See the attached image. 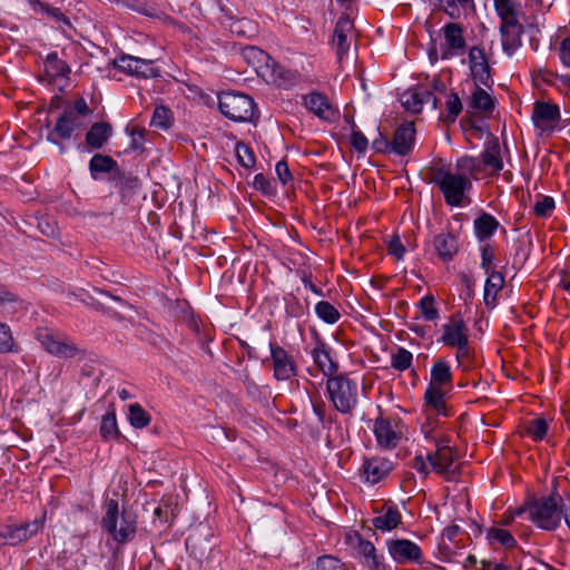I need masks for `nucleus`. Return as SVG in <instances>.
<instances>
[{"label":"nucleus","instance_id":"nucleus-16","mask_svg":"<svg viewBox=\"0 0 570 570\" xmlns=\"http://www.w3.org/2000/svg\"><path fill=\"white\" fill-rule=\"evenodd\" d=\"M469 62L475 83H480L490 88L492 85L490 66L483 49L479 47H472L469 52Z\"/></svg>","mask_w":570,"mask_h":570},{"label":"nucleus","instance_id":"nucleus-2","mask_svg":"<svg viewBox=\"0 0 570 570\" xmlns=\"http://www.w3.org/2000/svg\"><path fill=\"white\" fill-rule=\"evenodd\" d=\"M562 498L557 494L541 498L529 503L524 509H519L515 515L522 513L528 514V519L531 520L538 528L552 531L557 529L562 518Z\"/></svg>","mask_w":570,"mask_h":570},{"label":"nucleus","instance_id":"nucleus-39","mask_svg":"<svg viewBox=\"0 0 570 570\" xmlns=\"http://www.w3.org/2000/svg\"><path fill=\"white\" fill-rule=\"evenodd\" d=\"M117 167V163L109 156L96 154L89 163L91 176L96 178L97 173H110Z\"/></svg>","mask_w":570,"mask_h":570},{"label":"nucleus","instance_id":"nucleus-61","mask_svg":"<svg viewBox=\"0 0 570 570\" xmlns=\"http://www.w3.org/2000/svg\"><path fill=\"white\" fill-rule=\"evenodd\" d=\"M560 59L564 66L570 67V37L563 39L560 45Z\"/></svg>","mask_w":570,"mask_h":570},{"label":"nucleus","instance_id":"nucleus-38","mask_svg":"<svg viewBox=\"0 0 570 570\" xmlns=\"http://www.w3.org/2000/svg\"><path fill=\"white\" fill-rule=\"evenodd\" d=\"M128 412V421L135 429H144L149 425L151 416L141 407L140 404H130Z\"/></svg>","mask_w":570,"mask_h":570},{"label":"nucleus","instance_id":"nucleus-28","mask_svg":"<svg viewBox=\"0 0 570 570\" xmlns=\"http://www.w3.org/2000/svg\"><path fill=\"white\" fill-rule=\"evenodd\" d=\"M452 372L444 358L436 360L431 367V379L429 386L451 389Z\"/></svg>","mask_w":570,"mask_h":570},{"label":"nucleus","instance_id":"nucleus-47","mask_svg":"<svg viewBox=\"0 0 570 570\" xmlns=\"http://www.w3.org/2000/svg\"><path fill=\"white\" fill-rule=\"evenodd\" d=\"M314 570H347V568L338 558L323 556L317 559Z\"/></svg>","mask_w":570,"mask_h":570},{"label":"nucleus","instance_id":"nucleus-6","mask_svg":"<svg viewBox=\"0 0 570 570\" xmlns=\"http://www.w3.org/2000/svg\"><path fill=\"white\" fill-rule=\"evenodd\" d=\"M433 181L439 186L445 203L450 206H461L464 193L472 186L469 176L445 169L438 170Z\"/></svg>","mask_w":570,"mask_h":570},{"label":"nucleus","instance_id":"nucleus-9","mask_svg":"<svg viewBox=\"0 0 570 570\" xmlns=\"http://www.w3.org/2000/svg\"><path fill=\"white\" fill-rule=\"evenodd\" d=\"M373 432L381 449L391 450L399 445L404 436L405 426L401 419L379 416L374 420Z\"/></svg>","mask_w":570,"mask_h":570},{"label":"nucleus","instance_id":"nucleus-21","mask_svg":"<svg viewBox=\"0 0 570 570\" xmlns=\"http://www.w3.org/2000/svg\"><path fill=\"white\" fill-rule=\"evenodd\" d=\"M81 126L82 121L78 119L76 111H65L57 119L53 131L48 136V140L57 144L56 137L60 139H69L72 132Z\"/></svg>","mask_w":570,"mask_h":570},{"label":"nucleus","instance_id":"nucleus-35","mask_svg":"<svg viewBox=\"0 0 570 570\" xmlns=\"http://www.w3.org/2000/svg\"><path fill=\"white\" fill-rule=\"evenodd\" d=\"M499 222L490 214L483 213L474 220L475 235L480 240L491 237L497 228Z\"/></svg>","mask_w":570,"mask_h":570},{"label":"nucleus","instance_id":"nucleus-62","mask_svg":"<svg viewBox=\"0 0 570 570\" xmlns=\"http://www.w3.org/2000/svg\"><path fill=\"white\" fill-rule=\"evenodd\" d=\"M65 111H76L78 119H80V116L88 114V105L85 99L80 98L75 102L73 108L66 109Z\"/></svg>","mask_w":570,"mask_h":570},{"label":"nucleus","instance_id":"nucleus-4","mask_svg":"<svg viewBox=\"0 0 570 570\" xmlns=\"http://www.w3.org/2000/svg\"><path fill=\"white\" fill-rule=\"evenodd\" d=\"M105 508L106 512L101 520L102 528L118 543H126L131 540L136 533V517L125 510L119 514L116 500H108Z\"/></svg>","mask_w":570,"mask_h":570},{"label":"nucleus","instance_id":"nucleus-8","mask_svg":"<svg viewBox=\"0 0 570 570\" xmlns=\"http://www.w3.org/2000/svg\"><path fill=\"white\" fill-rule=\"evenodd\" d=\"M36 337L49 354L60 358H71L81 352L78 345L66 335L49 328H38Z\"/></svg>","mask_w":570,"mask_h":570},{"label":"nucleus","instance_id":"nucleus-52","mask_svg":"<svg viewBox=\"0 0 570 570\" xmlns=\"http://www.w3.org/2000/svg\"><path fill=\"white\" fill-rule=\"evenodd\" d=\"M533 209L537 216L547 217L554 209V200L552 197L544 196L534 204Z\"/></svg>","mask_w":570,"mask_h":570},{"label":"nucleus","instance_id":"nucleus-20","mask_svg":"<svg viewBox=\"0 0 570 570\" xmlns=\"http://www.w3.org/2000/svg\"><path fill=\"white\" fill-rule=\"evenodd\" d=\"M392 466V462L384 458L366 459L362 466L363 478L367 483L375 484L389 475Z\"/></svg>","mask_w":570,"mask_h":570},{"label":"nucleus","instance_id":"nucleus-19","mask_svg":"<svg viewBox=\"0 0 570 570\" xmlns=\"http://www.w3.org/2000/svg\"><path fill=\"white\" fill-rule=\"evenodd\" d=\"M415 142V127L413 122H405L396 128L392 139V150L400 156L409 155Z\"/></svg>","mask_w":570,"mask_h":570},{"label":"nucleus","instance_id":"nucleus-18","mask_svg":"<svg viewBox=\"0 0 570 570\" xmlns=\"http://www.w3.org/2000/svg\"><path fill=\"white\" fill-rule=\"evenodd\" d=\"M479 158L482 171L489 170L490 175H499L503 168V160L498 138L492 137L485 141L484 149Z\"/></svg>","mask_w":570,"mask_h":570},{"label":"nucleus","instance_id":"nucleus-36","mask_svg":"<svg viewBox=\"0 0 570 570\" xmlns=\"http://www.w3.org/2000/svg\"><path fill=\"white\" fill-rule=\"evenodd\" d=\"M45 71L51 78L66 77L70 72V68L56 52H52L46 58Z\"/></svg>","mask_w":570,"mask_h":570},{"label":"nucleus","instance_id":"nucleus-30","mask_svg":"<svg viewBox=\"0 0 570 570\" xmlns=\"http://www.w3.org/2000/svg\"><path fill=\"white\" fill-rule=\"evenodd\" d=\"M487 275L483 301L488 307L493 308L497 304L498 294L504 286V277L500 272H491Z\"/></svg>","mask_w":570,"mask_h":570},{"label":"nucleus","instance_id":"nucleus-11","mask_svg":"<svg viewBox=\"0 0 570 570\" xmlns=\"http://www.w3.org/2000/svg\"><path fill=\"white\" fill-rule=\"evenodd\" d=\"M434 472L444 475L446 480H453L459 473V465L455 463L456 453L448 444H438L434 453L428 454Z\"/></svg>","mask_w":570,"mask_h":570},{"label":"nucleus","instance_id":"nucleus-15","mask_svg":"<svg viewBox=\"0 0 570 570\" xmlns=\"http://www.w3.org/2000/svg\"><path fill=\"white\" fill-rule=\"evenodd\" d=\"M444 45L441 58L450 59L459 56L465 48V39L463 37V28L459 23L450 22L443 27Z\"/></svg>","mask_w":570,"mask_h":570},{"label":"nucleus","instance_id":"nucleus-12","mask_svg":"<svg viewBox=\"0 0 570 570\" xmlns=\"http://www.w3.org/2000/svg\"><path fill=\"white\" fill-rule=\"evenodd\" d=\"M531 119L541 135L551 134L560 120V109L552 102L535 101Z\"/></svg>","mask_w":570,"mask_h":570},{"label":"nucleus","instance_id":"nucleus-14","mask_svg":"<svg viewBox=\"0 0 570 570\" xmlns=\"http://www.w3.org/2000/svg\"><path fill=\"white\" fill-rule=\"evenodd\" d=\"M386 548L391 558L399 564L421 562L422 560L421 548L411 540H389L386 542Z\"/></svg>","mask_w":570,"mask_h":570},{"label":"nucleus","instance_id":"nucleus-46","mask_svg":"<svg viewBox=\"0 0 570 570\" xmlns=\"http://www.w3.org/2000/svg\"><path fill=\"white\" fill-rule=\"evenodd\" d=\"M173 115L171 111L164 107L158 106L154 110L151 118V126L159 129H168L171 126Z\"/></svg>","mask_w":570,"mask_h":570},{"label":"nucleus","instance_id":"nucleus-58","mask_svg":"<svg viewBox=\"0 0 570 570\" xmlns=\"http://www.w3.org/2000/svg\"><path fill=\"white\" fill-rule=\"evenodd\" d=\"M276 174L278 179L283 185H286L288 181L293 179L292 174L289 171L288 165L286 161L282 160L276 164Z\"/></svg>","mask_w":570,"mask_h":570},{"label":"nucleus","instance_id":"nucleus-26","mask_svg":"<svg viewBox=\"0 0 570 570\" xmlns=\"http://www.w3.org/2000/svg\"><path fill=\"white\" fill-rule=\"evenodd\" d=\"M372 524L375 530L392 531L402 524V514L396 505H387L382 514L373 518Z\"/></svg>","mask_w":570,"mask_h":570},{"label":"nucleus","instance_id":"nucleus-13","mask_svg":"<svg viewBox=\"0 0 570 570\" xmlns=\"http://www.w3.org/2000/svg\"><path fill=\"white\" fill-rule=\"evenodd\" d=\"M274 377L287 381L297 374L296 363L292 355L276 343H269Z\"/></svg>","mask_w":570,"mask_h":570},{"label":"nucleus","instance_id":"nucleus-23","mask_svg":"<svg viewBox=\"0 0 570 570\" xmlns=\"http://www.w3.org/2000/svg\"><path fill=\"white\" fill-rule=\"evenodd\" d=\"M304 102L311 112L323 120L331 121L337 115L336 109L328 102L326 96L320 92H311L309 95H306Z\"/></svg>","mask_w":570,"mask_h":570},{"label":"nucleus","instance_id":"nucleus-37","mask_svg":"<svg viewBox=\"0 0 570 570\" xmlns=\"http://www.w3.org/2000/svg\"><path fill=\"white\" fill-rule=\"evenodd\" d=\"M487 539L490 544H500L504 548H513L517 544L513 535L505 529L490 528L487 532Z\"/></svg>","mask_w":570,"mask_h":570},{"label":"nucleus","instance_id":"nucleus-25","mask_svg":"<svg viewBox=\"0 0 570 570\" xmlns=\"http://www.w3.org/2000/svg\"><path fill=\"white\" fill-rule=\"evenodd\" d=\"M449 390L428 386L424 393V406L429 414L448 416V407L444 396Z\"/></svg>","mask_w":570,"mask_h":570},{"label":"nucleus","instance_id":"nucleus-51","mask_svg":"<svg viewBox=\"0 0 570 570\" xmlns=\"http://www.w3.org/2000/svg\"><path fill=\"white\" fill-rule=\"evenodd\" d=\"M494 250L493 248L487 244L481 249V268L485 274H490L491 272H497L494 269Z\"/></svg>","mask_w":570,"mask_h":570},{"label":"nucleus","instance_id":"nucleus-44","mask_svg":"<svg viewBox=\"0 0 570 570\" xmlns=\"http://www.w3.org/2000/svg\"><path fill=\"white\" fill-rule=\"evenodd\" d=\"M413 355L410 351L404 347H399L395 353L391 356V365L396 371H405L411 367Z\"/></svg>","mask_w":570,"mask_h":570},{"label":"nucleus","instance_id":"nucleus-54","mask_svg":"<svg viewBox=\"0 0 570 570\" xmlns=\"http://www.w3.org/2000/svg\"><path fill=\"white\" fill-rule=\"evenodd\" d=\"M351 145L356 151L364 153L367 149L368 140L360 130L353 129Z\"/></svg>","mask_w":570,"mask_h":570},{"label":"nucleus","instance_id":"nucleus-59","mask_svg":"<svg viewBox=\"0 0 570 570\" xmlns=\"http://www.w3.org/2000/svg\"><path fill=\"white\" fill-rule=\"evenodd\" d=\"M254 187L264 194L271 193V183L263 174H257L254 177Z\"/></svg>","mask_w":570,"mask_h":570},{"label":"nucleus","instance_id":"nucleus-1","mask_svg":"<svg viewBox=\"0 0 570 570\" xmlns=\"http://www.w3.org/2000/svg\"><path fill=\"white\" fill-rule=\"evenodd\" d=\"M244 58L253 66L259 76L267 82L278 87H286L293 83L296 76L293 71L285 69L273 60L266 52L256 48L247 47L243 50Z\"/></svg>","mask_w":570,"mask_h":570},{"label":"nucleus","instance_id":"nucleus-31","mask_svg":"<svg viewBox=\"0 0 570 570\" xmlns=\"http://www.w3.org/2000/svg\"><path fill=\"white\" fill-rule=\"evenodd\" d=\"M357 551L364 558L366 567L371 570H385L384 558L376 553L374 544L357 538Z\"/></svg>","mask_w":570,"mask_h":570},{"label":"nucleus","instance_id":"nucleus-43","mask_svg":"<svg viewBox=\"0 0 570 570\" xmlns=\"http://www.w3.org/2000/svg\"><path fill=\"white\" fill-rule=\"evenodd\" d=\"M100 433L104 439H117L119 435L115 412H108L102 416Z\"/></svg>","mask_w":570,"mask_h":570},{"label":"nucleus","instance_id":"nucleus-29","mask_svg":"<svg viewBox=\"0 0 570 570\" xmlns=\"http://www.w3.org/2000/svg\"><path fill=\"white\" fill-rule=\"evenodd\" d=\"M30 6L35 13H40L51 18L56 23H58L60 29L66 30V28H71L70 20L59 8L51 7L49 3L40 0H30Z\"/></svg>","mask_w":570,"mask_h":570},{"label":"nucleus","instance_id":"nucleus-49","mask_svg":"<svg viewBox=\"0 0 570 570\" xmlns=\"http://www.w3.org/2000/svg\"><path fill=\"white\" fill-rule=\"evenodd\" d=\"M14 351V341L8 325L0 322V353Z\"/></svg>","mask_w":570,"mask_h":570},{"label":"nucleus","instance_id":"nucleus-24","mask_svg":"<svg viewBox=\"0 0 570 570\" xmlns=\"http://www.w3.org/2000/svg\"><path fill=\"white\" fill-rule=\"evenodd\" d=\"M401 101L413 114L420 112L424 104L432 102L434 109L438 107L436 97L429 90H407L402 95Z\"/></svg>","mask_w":570,"mask_h":570},{"label":"nucleus","instance_id":"nucleus-45","mask_svg":"<svg viewBox=\"0 0 570 570\" xmlns=\"http://www.w3.org/2000/svg\"><path fill=\"white\" fill-rule=\"evenodd\" d=\"M548 428V422L544 419L535 417L528 423L525 431L533 441H541L547 435Z\"/></svg>","mask_w":570,"mask_h":570},{"label":"nucleus","instance_id":"nucleus-17","mask_svg":"<svg viewBox=\"0 0 570 570\" xmlns=\"http://www.w3.org/2000/svg\"><path fill=\"white\" fill-rule=\"evenodd\" d=\"M441 342L450 347L469 342V328L460 316H452L449 323L443 325Z\"/></svg>","mask_w":570,"mask_h":570},{"label":"nucleus","instance_id":"nucleus-22","mask_svg":"<svg viewBox=\"0 0 570 570\" xmlns=\"http://www.w3.org/2000/svg\"><path fill=\"white\" fill-rule=\"evenodd\" d=\"M353 32V21L346 16L341 17L335 24L333 36V43L336 47V53L340 60L350 49L348 39L352 37Z\"/></svg>","mask_w":570,"mask_h":570},{"label":"nucleus","instance_id":"nucleus-56","mask_svg":"<svg viewBox=\"0 0 570 570\" xmlns=\"http://www.w3.org/2000/svg\"><path fill=\"white\" fill-rule=\"evenodd\" d=\"M146 130L144 128L135 127L130 131L131 141L130 147L134 150H139L142 148L144 145V135Z\"/></svg>","mask_w":570,"mask_h":570},{"label":"nucleus","instance_id":"nucleus-3","mask_svg":"<svg viewBox=\"0 0 570 570\" xmlns=\"http://www.w3.org/2000/svg\"><path fill=\"white\" fill-rule=\"evenodd\" d=\"M494 8L501 19L503 50L511 56L521 46L523 32V27L518 19L517 6L512 0H494Z\"/></svg>","mask_w":570,"mask_h":570},{"label":"nucleus","instance_id":"nucleus-7","mask_svg":"<svg viewBox=\"0 0 570 570\" xmlns=\"http://www.w3.org/2000/svg\"><path fill=\"white\" fill-rule=\"evenodd\" d=\"M218 106L225 117L237 122L252 121L256 112L254 100L244 94H223Z\"/></svg>","mask_w":570,"mask_h":570},{"label":"nucleus","instance_id":"nucleus-32","mask_svg":"<svg viewBox=\"0 0 570 570\" xmlns=\"http://www.w3.org/2000/svg\"><path fill=\"white\" fill-rule=\"evenodd\" d=\"M312 357L317 368L328 379L336 372L337 366L330 356L325 344L318 343L312 351Z\"/></svg>","mask_w":570,"mask_h":570},{"label":"nucleus","instance_id":"nucleus-41","mask_svg":"<svg viewBox=\"0 0 570 570\" xmlns=\"http://www.w3.org/2000/svg\"><path fill=\"white\" fill-rule=\"evenodd\" d=\"M445 106H446V114H445L443 120L445 122L453 124L456 120L458 116L461 114L462 108H463L462 101H461L460 97L458 96V94L450 92L448 95Z\"/></svg>","mask_w":570,"mask_h":570},{"label":"nucleus","instance_id":"nucleus-34","mask_svg":"<svg viewBox=\"0 0 570 570\" xmlns=\"http://www.w3.org/2000/svg\"><path fill=\"white\" fill-rule=\"evenodd\" d=\"M479 85L480 83H476V87L470 97L469 106L479 112L491 114L495 106L494 99L488 91L480 88Z\"/></svg>","mask_w":570,"mask_h":570},{"label":"nucleus","instance_id":"nucleus-64","mask_svg":"<svg viewBox=\"0 0 570 570\" xmlns=\"http://www.w3.org/2000/svg\"><path fill=\"white\" fill-rule=\"evenodd\" d=\"M324 406L325 405H324L323 402H314L313 403V410H314V412L317 415L320 421L324 420V415H325Z\"/></svg>","mask_w":570,"mask_h":570},{"label":"nucleus","instance_id":"nucleus-10","mask_svg":"<svg viewBox=\"0 0 570 570\" xmlns=\"http://www.w3.org/2000/svg\"><path fill=\"white\" fill-rule=\"evenodd\" d=\"M118 70L138 78H155L160 76V71L155 67V60L141 59L130 55H122L112 61Z\"/></svg>","mask_w":570,"mask_h":570},{"label":"nucleus","instance_id":"nucleus-60","mask_svg":"<svg viewBox=\"0 0 570 570\" xmlns=\"http://www.w3.org/2000/svg\"><path fill=\"white\" fill-rule=\"evenodd\" d=\"M438 3L444 7L445 12L453 17V11L455 9V3H459L461 7H465L471 0H436Z\"/></svg>","mask_w":570,"mask_h":570},{"label":"nucleus","instance_id":"nucleus-40","mask_svg":"<svg viewBox=\"0 0 570 570\" xmlns=\"http://www.w3.org/2000/svg\"><path fill=\"white\" fill-rule=\"evenodd\" d=\"M455 168L466 176L476 177L482 173V165L479 157L464 156L456 160Z\"/></svg>","mask_w":570,"mask_h":570},{"label":"nucleus","instance_id":"nucleus-33","mask_svg":"<svg viewBox=\"0 0 570 570\" xmlns=\"http://www.w3.org/2000/svg\"><path fill=\"white\" fill-rule=\"evenodd\" d=\"M112 128L108 122H96L86 135V142L94 149L101 148L111 136Z\"/></svg>","mask_w":570,"mask_h":570},{"label":"nucleus","instance_id":"nucleus-55","mask_svg":"<svg viewBox=\"0 0 570 570\" xmlns=\"http://www.w3.org/2000/svg\"><path fill=\"white\" fill-rule=\"evenodd\" d=\"M372 148L381 154H390L392 150V141H390L385 136L379 132V136L373 140Z\"/></svg>","mask_w":570,"mask_h":570},{"label":"nucleus","instance_id":"nucleus-27","mask_svg":"<svg viewBox=\"0 0 570 570\" xmlns=\"http://www.w3.org/2000/svg\"><path fill=\"white\" fill-rule=\"evenodd\" d=\"M434 248L443 262H450L459 250L458 239L449 233H441L434 237Z\"/></svg>","mask_w":570,"mask_h":570},{"label":"nucleus","instance_id":"nucleus-57","mask_svg":"<svg viewBox=\"0 0 570 570\" xmlns=\"http://www.w3.org/2000/svg\"><path fill=\"white\" fill-rule=\"evenodd\" d=\"M389 253L395 256L397 259H401L405 253V247L400 240L399 236H393L389 242Z\"/></svg>","mask_w":570,"mask_h":570},{"label":"nucleus","instance_id":"nucleus-53","mask_svg":"<svg viewBox=\"0 0 570 570\" xmlns=\"http://www.w3.org/2000/svg\"><path fill=\"white\" fill-rule=\"evenodd\" d=\"M456 351V361L459 366H462L464 370L470 365L471 362V352L469 347V342L466 344H461L455 346Z\"/></svg>","mask_w":570,"mask_h":570},{"label":"nucleus","instance_id":"nucleus-5","mask_svg":"<svg viewBox=\"0 0 570 570\" xmlns=\"http://www.w3.org/2000/svg\"><path fill=\"white\" fill-rule=\"evenodd\" d=\"M327 392L334 407L350 414L357 404V383L347 375H337L327 380Z\"/></svg>","mask_w":570,"mask_h":570},{"label":"nucleus","instance_id":"nucleus-42","mask_svg":"<svg viewBox=\"0 0 570 570\" xmlns=\"http://www.w3.org/2000/svg\"><path fill=\"white\" fill-rule=\"evenodd\" d=\"M315 312L320 318L328 324L336 323L340 320L337 308L326 301H321L315 306Z\"/></svg>","mask_w":570,"mask_h":570},{"label":"nucleus","instance_id":"nucleus-50","mask_svg":"<svg viewBox=\"0 0 570 570\" xmlns=\"http://www.w3.org/2000/svg\"><path fill=\"white\" fill-rule=\"evenodd\" d=\"M420 308L426 321H434L439 315L433 296H424L420 302Z\"/></svg>","mask_w":570,"mask_h":570},{"label":"nucleus","instance_id":"nucleus-63","mask_svg":"<svg viewBox=\"0 0 570 570\" xmlns=\"http://www.w3.org/2000/svg\"><path fill=\"white\" fill-rule=\"evenodd\" d=\"M413 468L423 475H428L429 473L428 464L421 455L414 458Z\"/></svg>","mask_w":570,"mask_h":570},{"label":"nucleus","instance_id":"nucleus-48","mask_svg":"<svg viewBox=\"0 0 570 570\" xmlns=\"http://www.w3.org/2000/svg\"><path fill=\"white\" fill-rule=\"evenodd\" d=\"M236 156L242 166L250 168L255 165V156L250 148L244 142H237Z\"/></svg>","mask_w":570,"mask_h":570}]
</instances>
